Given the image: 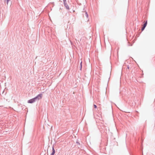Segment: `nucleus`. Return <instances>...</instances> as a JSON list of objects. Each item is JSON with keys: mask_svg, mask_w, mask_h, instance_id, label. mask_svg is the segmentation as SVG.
<instances>
[{"mask_svg": "<svg viewBox=\"0 0 155 155\" xmlns=\"http://www.w3.org/2000/svg\"><path fill=\"white\" fill-rule=\"evenodd\" d=\"M147 20L143 24V26L146 27L147 25Z\"/></svg>", "mask_w": 155, "mask_h": 155, "instance_id": "obj_4", "label": "nucleus"}, {"mask_svg": "<svg viewBox=\"0 0 155 155\" xmlns=\"http://www.w3.org/2000/svg\"><path fill=\"white\" fill-rule=\"evenodd\" d=\"M80 70L81 71V68H82V61H81L80 63Z\"/></svg>", "mask_w": 155, "mask_h": 155, "instance_id": "obj_7", "label": "nucleus"}, {"mask_svg": "<svg viewBox=\"0 0 155 155\" xmlns=\"http://www.w3.org/2000/svg\"><path fill=\"white\" fill-rule=\"evenodd\" d=\"M54 153H51V154L50 155H54Z\"/></svg>", "mask_w": 155, "mask_h": 155, "instance_id": "obj_15", "label": "nucleus"}, {"mask_svg": "<svg viewBox=\"0 0 155 155\" xmlns=\"http://www.w3.org/2000/svg\"><path fill=\"white\" fill-rule=\"evenodd\" d=\"M85 16H86L87 18H88V13L86 11H85Z\"/></svg>", "mask_w": 155, "mask_h": 155, "instance_id": "obj_5", "label": "nucleus"}, {"mask_svg": "<svg viewBox=\"0 0 155 155\" xmlns=\"http://www.w3.org/2000/svg\"><path fill=\"white\" fill-rule=\"evenodd\" d=\"M42 94H40L35 97L37 101L41 99L42 97Z\"/></svg>", "mask_w": 155, "mask_h": 155, "instance_id": "obj_1", "label": "nucleus"}, {"mask_svg": "<svg viewBox=\"0 0 155 155\" xmlns=\"http://www.w3.org/2000/svg\"><path fill=\"white\" fill-rule=\"evenodd\" d=\"M77 36L79 37V35H78H78H77Z\"/></svg>", "mask_w": 155, "mask_h": 155, "instance_id": "obj_17", "label": "nucleus"}, {"mask_svg": "<svg viewBox=\"0 0 155 155\" xmlns=\"http://www.w3.org/2000/svg\"><path fill=\"white\" fill-rule=\"evenodd\" d=\"M33 99L34 100V101H35H35H37V100H36V98H35V97H34V98H33Z\"/></svg>", "mask_w": 155, "mask_h": 155, "instance_id": "obj_12", "label": "nucleus"}, {"mask_svg": "<svg viewBox=\"0 0 155 155\" xmlns=\"http://www.w3.org/2000/svg\"><path fill=\"white\" fill-rule=\"evenodd\" d=\"M81 38H80V40H78V41L79 42L80 41H81Z\"/></svg>", "mask_w": 155, "mask_h": 155, "instance_id": "obj_14", "label": "nucleus"}, {"mask_svg": "<svg viewBox=\"0 0 155 155\" xmlns=\"http://www.w3.org/2000/svg\"><path fill=\"white\" fill-rule=\"evenodd\" d=\"M35 102L33 98L30 99L28 101V103L30 104H32Z\"/></svg>", "mask_w": 155, "mask_h": 155, "instance_id": "obj_3", "label": "nucleus"}, {"mask_svg": "<svg viewBox=\"0 0 155 155\" xmlns=\"http://www.w3.org/2000/svg\"><path fill=\"white\" fill-rule=\"evenodd\" d=\"M76 143L78 145H80V143L79 142H78L77 141L76 142Z\"/></svg>", "mask_w": 155, "mask_h": 155, "instance_id": "obj_10", "label": "nucleus"}, {"mask_svg": "<svg viewBox=\"0 0 155 155\" xmlns=\"http://www.w3.org/2000/svg\"><path fill=\"white\" fill-rule=\"evenodd\" d=\"M10 0H4L5 2H6L7 4L8 3V2Z\"/></svg>", "mask_w": 155, "mask_h": 155, "instance_id": "obj_9", "label": "nucleus"}, {"mask_svg": "<svg viewBox=\"0 0 155 155\" xmlns=\"http://www.w3.org/2000/svg\"><path fill=\"white\" fill-rule=\"evenodd\" d=\"M64 1V0H63V1Z\"/></svg>", "mask_w": 155, "mask_h": 155, "instance_id": "obj_18", "label": "nucleus"}, {"mask_svg": "<svg viewBox=\"0 0 155 155\" xmlns=\"http://www.w3.org/2000/svg\"><path fill=\"white\" fill-rule=\"evenodd\" d=\"M85 7V6H84V8H83V12H85V11H86L85 9V8H84V7Z\"/></svg>", "mask_w": 155, "mask_h": 155, "instance_id": "obj_13", "label": "nucleus"}, {"mask_svg": "<svg viewBox=\"0 0 155 155\" xmlns=\"http://www.w3.org/2000/svg\"><path fill=\"white\" fill-rule=\"evenodd\" d=\"M145 27L144 26H143L142 28H141V30L142 31H143L145 29Z\"/></svg>", "mask_w": 155, "mask_h": 155, "instance_id": "obj_8", "label": "nucleus"}, {"mask_svg": "<svg viewBox=\"0 0 155 155\" xmlns=\"http://www.w3.org/2000/svg\"><path fill=\"white\" fill-rule=\"evenodd\" d=\"M127 68L128 69H129V66L128 65L127 66Z\"/></svg>", "mask_w": 155, "mask_h": 155, "instance_id": "obj_16", "label": "nucleus"}, {"mask_svg": "<svg viewBox=\"0 0 155 155\" xmlns=\"http://www.w3.org/2000/svg\"><path fill=\"white\" fill-rule=\"evenodd\" d=\"M52 153H55V150L54 149V146H53L52 147Z\"/></svg>", "mask_w": 155, "mask_h": 155, "instance_id": "obj_6", "label": "nucleus"}, {"mask_svg": "<svg viewBox=\"0 0 155 155\" xmlns=\"http://www.w3.org/2000/svg\"><path fill=\"white\" fill-rule=\"evenodd\" d=\"M94 108H95V109L97 108V105H96L95 104H94Z\"/></svg>", "mask_w": 155, "mask_h": 155, "instance_id": "obj_11", "label": "nucleus"}, {"mask_svg": "<svg viewBox=\"0 0 155 155\" xmlns=\"http://www.w3.org/2000/svg\"><path fill=\"white\" fill-rule=\"evenodd\" d=\"M64 5L65 7L68 10H69L70 8L69 7L67 3L66 0H64L63 1Z\"/></svg>", "mask_w": 155, "mask_h": 155, "instance_id": "obj_2", "label": "nucleus"}]
</instances>
